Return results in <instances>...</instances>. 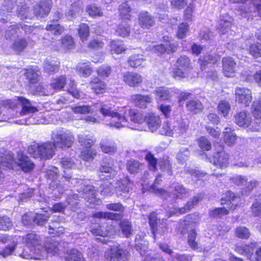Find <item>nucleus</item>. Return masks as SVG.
Here are the masks:
<instances>
[{"instance_id": "nucleus-21", "label": "nucleus", "mask_w": 261, "mask_h": 261, "mask_svg": "<svg viewBox=\"0 0 261 261\" xmlns=\"http://www.w3.org/2000/svg\"><path fill=\"white\" fill-rule=\"evenodd\" d=\"M17 100L20 102L22 107L21 111L20 112L21 115L33 114L38 111V109L33 106L28 99L23 97H17Z\"/></svg>"}, {"instance_id": "nucleus-38", "label": "nucleus", "mask_w": 261, "mask_h": 261, "mask_svg": "<svg viewBox=\"0 0 261 261\" xmlns=\"http://www.w3.org/2000/svg\"><path fill=\"white\" fill-rule=\"evenodd\" d=\"M188 127V125L185 122H176L175 124L172 126V136L174 137L180 136L186 132Z\"/></svg>"}, {"instance_id": "nucleus-54", "label": "nucleus", "mask_w": 261, "mask_h": 261, "mask_svg": "<svg viewBox=\"0 0 261 261\" xmlns=\"http://www.w3.org/2000/svg\"><path fill=\"white\" fill-rule=\"evenodd\" d=\"M116 33L117 35L123 37L127 36L130 33V27L129 25L126 23H121L119 24L116 30Z\"/></svg>"}, {"instance_id": "nucleus-34", "label": "nucleus", "mask_w": 261, "mask_h": 261, "mask_svg": "<svg viewBox=\"0 0 261 261\" xmlns=\"http://www.w3.org/2000/svg\"><path fill=\"white\" fill-rule=\"evenodd\" d=\"M110 46L112 54H120L124 53L126 49L123 42L121 40L111 41Z\"/></svg>"}, {"instance_id": "nucleus-7", "label": "nucleus", "mask_w": 261, "mask_h": 261, "mask_svg": "<svg viewBox=\"0 0 261 261\" xmlns=\"http://www.w3.org/2000/svg\"><path fill=\"white\" fill-rule=\"evenodd\" d=\"M10 155L12 157V159H13V156L10 153L4 156H7ZM14 162L19 167L20 169H21L22 171L25 173L31 172L35 167V164L30 158L27 155L23 153H18L16 159L14 160L13 159L12 166L10 168H12L13 163Z\"/></svg>"}, {"instance_id": "nucleus-43", "label": "nucleus", "mask_w": 261, "mask_h": 261, "mask_svg": "<svg viewBox=\"0 0 261 261\" xmlns=\"http://www.w3.org/2000/svg\"><path fill=\"white\" fill-rule=\"evenodd\" d=\"M28 44L27 41L24 39H19L16 40L12 46V49L17 54L23 51Z\"/></svg>"}, {"instance_id": "nucleus-49", "label": "nucleus", "mask_w": 261, "mask_h": 261, "mask_svg": "<svg viewBox=\"0 0 261 261\" xmlns=\"http://www.w3.org/2000/svg\"><path fill=\"white\" fill-rule=\"evenodd\" d=\"M235 234L239 238L247 239L250 236V232L246 227L240 226L236 228Z\"/></svg>"}, {"instance_id": "nucleus-55", "label": "nucleus", "mask_w": 261, "mask_h": 261, "mask_svg": "<svg viewBox=\"0 0 261 261\" xmlns=\"http://www.w3.org/2000/svg\"><path fill=\"white\" fill-rule=\"evenodd\" d=\"M35 214L32 213H27L22 217V223L24 226H32L35 224Z\"/></svg>"}, {"instance_id": "nucleus-61", "label": "nucleus", "mask_w": 261, "mask_h": 261, "mask_svg": "<svg viewBox=\"0 0 261 261\" xmlns=\"http://www.w3.org/2000/svg\"><path fill=\"white\" fill-rule=\"evenodd\" d=\"M190 152L187 148H181L176 155L177 160L180 163H183L186 161L190 156Z\"/></svg>"}, {"instance_id": "nucleus-3", "label": "nucleus", "mask_w": 261, "mask_h": 261, "mask_svg": "<svg viewBox=\"0 0 261 261\" xmlns=\"http://www.w3.org/2000/svg\"><path fill=\"white\" fill-rule=\"evenodd\" d=\"M54 142H47L31 148L35 158L49 159L53 156L56 149Z\"/></svg>"}, {"instance_id": "nucleus-62", "label": "nucleus", "mask_w": 261, "mask_h": 261, "mask_svg": "<svg viewBox=\"0 0 261 261\" xmlns=\"http://www.w3.org/2000/svg\"><path fill=\"white\" fill-rule=\"evenodd\" d=\"M165 49L166 52L169 53L170 52H174L177 48V44L176 42L173 40H167L164 42Z\"/></svg>"}, {"instance_id": "nucleus-36", "label": "nucleus", "mask_w": 261, "mask_h": 261, "mask_svg": "<svg viewBox=\"0 0 261 261\" xmlns=\"http://www.w3.org/2000/svg\"><path fill=\"white\" fill-rule=\"evenodd\" d=\"M173 192L177 198L182 199L189 195V190L185 187L182 185L176 184L171 187Z\"/></svg>"}, {"instance_id": "nucleus-19", "label": "nucleus", "mask_w": 261, "mask_h": 261, "mask_svg": "<svg viewBox=\"0 0 261 261\" xmlns=\"http://www.w3.org/2000/svg\"><path fill=\"white\" fill-rule=\"evenodd\" d=\"M16 3V0H4V2L0 7V16H6L7 19L1 18L0 22L3 23L8 22V16L9 13L11 12L14 8Z\"/></svg>"}, {"instance_id": "nucleus-9", "label": "nucleus", "mask_w": 261, "mask_h": 261, "mask_svg": "<svg viewBox=\"0 0 261 261\" xmlns=\"http://www.w3.org/2000/svg\"><path fill=\"white\" fill-rule=\"evenodd\" d=\"M236 99L239 103L246 107L249 106L251 102L252 97L250 89L244 87H237L235 90Z\"/></svg>"}, {"instance_id": "nucleus-12", "label": "nucleus", "mask_w": 261, "mask_h": 261, "mask_svg": "<svg viewBox=\"0 0 261 261\" xmlns=\"http://www.w3.org/2000/svg\"><path fill=\"white\" fill-rule=\"evenodd\" d=\"M131 181L128 177L117 180L115 184V188L118 196L124 198L129 196Z\"/></svg>"}, {"instance_id": "nucleus-23", "label": "nucleus", "mask_w": 261, "mask_h": 261, "mask_svg": "<svg viewBox=\"0 0 261 261\" xmlns=\"http://www.w3.org/2000/svg\"><path fill=\"white\" fill-rule=\"evenodd\" d=\"M123 80L129 86L135 87L142 83L143 79L138 73L133 72H127L124 74Z\"/></svg>"}, {"instance_id": "nucleus-60", "label": "nucleus", "mask_w": 261, "mask_h": 261, "mask_svg": "<svg viewBox=\"0 0 261 261\" xmlns=\"http://www.w3.org/2000/svg\"><path fill=\"white\" fill-rule=\"evenodd\" d=\"M145 159L148 162L150 170L155 171L157 170V160L151 152H148L145 156Z\"/></svg>"}, {"instance_id": "nucleus-57", "label": "nucleus", "mask_w": 261, "mask_h": 261, "mask_svg": "<svg viewBox=\"0 0 261 261\" xmlns=\"http://www.w3.org/2000/svg\"><path fill=\"white\" fill-rule=\"evenodd\" d=\"M197 237V232L195 230H191L188 237V243L190 247L194 250L198 249L197 242L195 241Z\"/></svg>"}, {"instance_id": "nucleus-50", "label": "nucleus", "mask_w": 261, "mask_h": 261, "mask_svg": "<svg viewBox=\"0 0 261 261\" xmlns=\"http://www.w3.org/2000/svg\"><path fill=\"white\" fill-rule=\"evenodd\" d=\"M218 110L220 113L226 117L230 110V105L228 101L222 100L218 104Z\"/></svg>"}, {"instance_id": "nucleus-53", "label": "nucleus", "mask_w": 261, "mask_h": 261, "mask_svg": "<svg viewBox=\"0 0 261 261\" xmlns=\"http://www.w3.org/2000/svg\"><path fill=\"white\" fill-rule=\"evenodd\" d=\"M226 196L228 200L230 201L232 205L233 206V208L231 206L230 208L233 210L235 209L236 207L238 206L241 201L240 197L230 191L226 192Z\"/></svg>"}, {"instance_id": "nucleus-27", "label": "nucleus", "mask_w": 261, "mask_h": 261, "mask_svg": "<svg viewBox=\"0 0 261 261\" xmlns=\"http://www.w3.org/2000/svg\"><path fill=\"white\" fill-rule=\"evenodd\" d=\"M131 99L135 105L141 109L146 108L147 104L151 101V97L149 95L135 94L131 96Z\"/></svg>"}, {"instance_id": "nucleus-48", "label": "nucleus", "mask_w": 261, "mask_h": 261, "mask_svg": "<svg viewBox=\"0 0 261 261\" xmlns=\"http://www.w3.org/2000/svg\"><path fill=\"white\" fill-rule=\"evenodd\" d=\"M258 182L257 180H253L245 183L244 187L242 189L241 194L243 195H248L253 190V189L258 185Z\"/></svg>"}, {"instance_id": "nucleus-13", "label": "nucleus", "mask_w": 261, "mask_h": 261, "mask_svg": "<svg viewBox=\"0 0 261 261\" xmlns=\"http://www.w3.org/2000/svg\"><path fill=\"white\" fill-rule=\"evenodd\" d=\"M234 122L240 127L249 128L252 123L251 116L249 112L241 111L234 116Z\"/></svg>"}, {"instance_id": "nucleus-30", "label": "nucleus", "mask_w": 261, "mask_h": 261, "mask_svg": "<svg viewBox=\"0 0 261 261\" xmlns=\"http://www.w3.org/2000/svg\"><path fill=\"white\" fill-rule=\"evenodd\" d=\"M100 148L103 152L111 154L115 153L117 150L116 143L108 138L101 141Z\"/></svg>"}, {"instance_id": "nucleus-2", "label": "nucleus", "mask_w": 261, "mask_h": 261, "mask_svg": "<svg viewBox=\"0 0 261 261\" xmlns=\"http://www.w3.org/2000/svg\"><path fill=\"white\" fill-rule=\"evenodd\" d=\"M51 140L54 142L56 148H63L70 147L74 142V138L70 133L57 131L53 132Z\"/></svg>"}, {"instance_id": "nucleus-58", "label": "nucleus", "mask_w": 261, "mask_h": 261, "mask_svg": "<svg viewBox=\"0 0 261 261\" xmlns=\"http://www.w3.org/2000/svg\"><path fill=\"white\" fill-rule=\"evenodd\" d=\"M96 154V152L95 150L92 148H87L81 152V156L84 160L90 161L93 159Z\"/></svg>"}, {"instance_id": "nucleus-16", "label": "nucleus", "mask_w": 261, "mask_h": 261, "mask_svg": "<svg viewBox=\"0 0 261 261\" xmlns=\"http://www.w3.org/2000/svg\"><path fill=\"white\" fill-rule=\"evenodd\" d=\"M61 245L58 241L53 239H49L47 240L44 246H41V251H44L45 254L44 259L47 258V254H51L52 255L58 254L59 253Z\"/></svg>"}, {"instance_id": "nucleus-28", "label": "nucleus", "mask_w": 261, "mask_h": 261, "mask_svg": "<svg viewBox=\"0 0 261 261\" xmlns=\"http://www.w3.org/2000/svg\"><path fill=\"white\" fill-rule=\"evenodd\" d=\"M232 18L228 15L222 16L219 21L217 29L221 35L227 33L230 29Z\"/></svg>"}, {"instance_id": "nucleus-47", "label": "nucleus", "mask_w": 261, "mask_h": 261, "mask_svg": "<svg viewBox=\"0 0 261 261\" xmlns=\"http://www.w3.org/2000/svg\"><path fill=\"white\" fill-rule=\"evenodd\" d=\"M120 227L123 234L126 237H129L133 232V229L131 222L127 220H123L120 223Z\"/></svg>"}, {"instance_id": "nucleus-24", "label": "nucleus", "mask_w": 261, "mask_h": 261, "mask_svg": "<svg viewBox=\"0 0 261 261\" xmlns=\"http://www.w3.org/2000/svg\"><path fill=\"white\" fill-rule=\"evenodd\" d=\"M43 68L46 72L54 74L59 70L60 62L53 58H47L44 61Z\"/></svg>"}, {"instance_id": "nucleus-29", "label": "nucleus", "mask_w": 261, "mask_h": 261, "mask_svg": "<svg viewBox=\"0 0 261 261\" xmlns=\"http://www.w3.org/2000/svg\"><path fill=\"white\" fill-rule=\"evenodd\" d=\"M144 165L137 160L130 159L126 163V169L131 174H135L141 172Z\"/></svg>"}, {"instance_id": "nucleus-35", "label": "nucleus", "mask_w": 261, "mask_h": 261, "mask_svg": "<svg viewBox=\"0 0 261 261\" xmlns=\"http://www.w3.org/2000/svg\"><path fill=\"white\" fill-rule=\"evenodd\" d=\"M91 89L96 93L99 94L105 92L106 84L97 77H94L89 83Z\"/></svg>"}, {"instance_id": "nucleus-17", "label": "nucleus", "mask_w": 261, "mask_h": 261, "mask_svg": "<svg viewBox=\"0 0 261 261\" xmlns=\"http://www.w3.org/2000/svg\"><path fill=\"white\" fill-rule=\"evenodd\" d=\"M22 241L28 247L39 249V250L41 251V239L38 234L35 233H29L22 237Z\"/></svg>"}, {"instance_id": "nucleus-31", "label": "nucleus", "mask_w": 261, "mask_h": 261, "mask_svg": "<svg viewBox=\"0 0 261 261\" xmlns=\"http://www.w3.org/2000/svg\"><path fill=\"white\" fill-rule=\"evenodd\" d=\"M62 259V261H85L81 252L75 249L67 250L66 255Z\"/></svg>"}, {"instance_id": "nucleus-37", "label": "nucleus", "mask_w": 261, "mask_h": 261, "mask_svg": "<svg viewBox=\"0 0 261 261\" xmlns=\"http://www.w3.org/2000/svg\"><path fill=\"white\" fill-rule=\"evenodd\" d=\"M187 110L193 114H197L203 108L202 103L198 99L190 100L187 102Z\"/></svg>"}, {"instance_id": "nucleus-51", "label": "nucleus", "mask_w": 261, "mask_h": 261, "mask_svg": "<svg viewBox=\"0 0 261 261\" xmlns=\"http://www.w3.org/2000/svg\"><path fill=\"white\" fill-rule=\"evenodd\" d=\"M13 222L10 218L6 216L0 217V230H8L12 228Z\"/></svg>"}, {"instance_id": "nucleus-1", "label": "nucleus", "mask_w": 261, "mask_h": 261, "mask_svg": "<svg viewBox=\"0 0 261 261\" xmlns=\"http://www.w3.org/2000/svg\"><path fill=\"white\" fill-rule=\"evenodd\" d=\"M97 107L103 116H109L118 120L115 123H110L111 126L117 128L128 126L127 117H129L130 121L136 123H140L142 120L141 115L130 109L124 108V111L122 113L121 111L115 112L110 105L104 103L97 104Z\"/></svg>"}, {"instance_id": "nucleus-14", "label": "nucleus", "mask_w": 261, "mask_h": 261, "mask_svg": "<svg viewBox=\"0 0 261 261\" xmlns=\"http://www.w3.org/2000/svg\"><path fill=\"white\" fill-rule=\"evenodd\" d=\"M45 253L44 251H40L39 249H35L33 248H27L23 249L22 253L19 254V256L24 259H44Z\"/></svg>"}, {"instance_id": "nucleus-46", "label": "nucleus", "mask_w": 261, "mask_h": 261, "mask_svg": "<svg viewBox=\"0 0 261 261\" xmlns=\"http://www.w3.org/2000/svg\"><path fill=\"white\" fill-rule=\"evenodd\" d=\"M256 243H251L248 245H241L238 246L236 249V251L242 255H249L252 253L253 249L256 247Z\"/></svg>"}, {"instance_id": "nucleus-22", "label": "nucleus", "mask_w": 261, "mask_h": 261, "mask_svg": "<svg viewBox=\"0 0 261 261\" xmlns=\"http://www.w3.org/2000/svg\"><path fill=\"white\" fill-rule=\"evenodd\" d=\"M223 72L227 77H231L236 71V63L231 57H225L222 60Z\"/></svg>"}, {"instance_id": "nucleus-64", "label": "nucleus", "mask_w": 261, "mask_h": 261, "mask_svg": "<svg viewBox=\"0 0 261 261\" xmlns=\"http://www.w3.org/2000/svg\"><path fill=\"white\" fill-rule=\"evenodd\" d=\"M252 215L254 217H257L261 215V199L256 200L251 207Z\"/></svg>"}, {"instance_id": "nucleus-4", "label": "nucleus", "mask_w": 261, "mask_h": 261, "mask_svg": "<svg viewBox=\"0 0 261 261\" xmlns=\"http://www.w3.org/2000/svg\"><path fill=\"white\" fill-rule=\"evenodd\" d=\"M0 243L6 245L0 250V255L5 258L13 254L17 245V241L8 234H0Z\"/></svg>"}, {"instance_id": "nucleus-5", "label": "nucleus", "mask_w": 261, "mask_h": 261, "mask_svg": "<svg viewBox=\"0 0 261 261\" xmlns=\"http://www.w3.org/2000/svg\"><path fill=\"white\" fill-rule=\"evenodd\" d=\"M105 257L109 261H129L130 254L125 249L113 247L105 252Z\"/></svg>"}, {"instance_id": "nucleus-63", "label": "nucleus", "mask_w": 261, "mask_h": 261, "mask_svg": "<svg viewBox=\"0 0 261 261\" xmlns=\"http://www.w3.org/2000/svg\"><path fill=\"white\" fill-rule=\"evenodd\" d=\"M87 12L92 17H101L103 15V12L100 9L94 5H90L87 7Z\"/></svg>"}, {"instance_id": "nucleus-6", "label": "nucleus", "mask_w": 261, "mask_h": 261, "mask_svg": "<svg viewBox=\"0 0 261 261\" xmlns=\"http://www.w3.org/2000/svg\"><path fill=\"white\" fill-rule=\"evenodd\" d=\"M99 170V177L102 180H108L109 178H113L117 174L114 161L111 158L105 159Z\"/></svg>"}, {"instance_id": "nucleus-8", "label": "nucleus", "mask_w": 261, "mask_h": 261, "mask_svg": "<svg viewBox=\"0 0 261 261\" xmlns=\"http://www.w3.org/2000/svg\"><path fill=\"white\" fill-rule=\"evenodd\" d=\"M149 224L154 237L156 234H164L167 231L166 224L163 220L157 218L156 213L153 212L148 216Z\"/></svg>"}, {"instance_id": "nucleus-20", "label": "nucleus", "mask_w": 261, "mask_h": 261, "mask_svg": "<svg viewBox=\"0 0 261 261\" xmlns=\"http://www.w3.org/2000/svg\"><path fill=\"white\" fill-rule=\"evenodd\" d=\"M24 70V75L30 84H36L38 82L41 71L38 66H31Z\"/></svg>"}, {"instance_id": "nucleus-33", "label": "nucleus", "mask_w": 261, "mask_h": 261, "mask_svg": "<svg viewBox=\"0 0 261 261\" xmlns=\"http://www.w3.org/2000/svg\"><path fill=\"white\" fill-rule=\"evenodd\" d=\"M81 190L82 193L81 196L88 201L91 200L90 202L93 201V199L95 198L96 191L94 187L91 185H86L81 187Z\"/></svg>"}, {"instance_id": "nucleus-39", "label": "nucleus", "mask_w": 261, "mask_h": 261, "mask_svg": "<svg viewBox=\"0 0 261 261\" xmlns=\"http://www.w3.org/2000/svg\"><path fill=\"white\" fill-rule=\"evenodd\" d=\"M119 15L120 18L123 20H129L130 19L131 8L128 2L121 4L119 7Z\"/></svg>"}, {"instance_id": "nucleus-10", "label": "nucleus", "mask_w": 261, "mask_h": 261, "mask_svg": "<svg viewBox=\"0 0 261 261\" xmlns=\"http://www.w3.org/2000/svg\"><path fill=\"white\" fill-rule=\"evenodd\" d=\"M176 69L174 71V76L182 77L191 68V62L186 56H181L176 61Z\"/></svg>"}, {"instance_id": "nucleus-42", "label": "nucleus", "mask_w": 261, "mask_h": 261, "mask_svg": "<svg viewBox=\"0 0 261 261\" xmlns=\"http://www.w3.org/2000/svg\"><path fill=\"white\" fill-rule=\"evenodd\" d=\"M76 70L81 76L85 77L90 76L93 71L86 63H79L76 66Z\"/></svg>"}, {"instance_id": "nucleus-56", "label": "nucleus", "mask_w": 261, "mask_h": 261, "mask_svg": "<svg viewBox=\"0 0 261 261\" xmlns=\"http://www.w3.org/2000/svg\"><path fill=\"white\" fill-rule=\"evenodd\" d=\"M79 35L81 40H86L89 35V28L87 24L82 23L80 25L78 31Z\"/></svg>"}, {"instance_id": "nucleus-44", "label": "nucleus", "mask_w": 261, "mask_h": 261, "mask_svg": "<svg viewBox=\"0 0 261 261\" xmlns=\"http://www.w3.org/2000/svg\"><path fill=\"white\" fill-rule=\"evenodd\" d=\"M17 14L21 19H31L33 17L31 10L25 5L17 7Z\"/></svg>"}, {"instance_id": "nucleus-18", "label": "nucleus", "mask_w": 261, "mask_h": 261, "mask_svg": "<svg viewBox=\"0 0 261 261\" xmlns=\"http://www.w3.org/2000/svg\"><path fill=\"white\" fill-rule=\"evenodd\" d=\"M138 22L142 28L148 29L155 24V19L148 12L142 11L139 15Z\"/></svg>"}, {"instance_id": "nucleus-11", "label": "nucleus", "mask_w": 261, "mask_h": 261, "mask_svg": "<svg viewBox=\"0 0 261 261\" xmlns=\"http://www.w3.org/2000/svg\"><path fill=\"white\" fill-rule=\"evenodd\" d=\"M219 147L220 149L214 153L211 162L217 167H226L229 164L228 154L225 152L222 146Z\"/></svg>"}, {"instance_id": "nucleus-59", "label": "nucleus", "mask_w": 261, "mask_h": 261, "mask_svg": "<svg viewBox=\"0 0 261 261\" xmlns=\"http://www.w3.org/2000/svg\"><path fill=\"white\" fill-rule=\"evenodd\" d=\"M217 62V57L211 55H206L200 60V65L202 70L205 68L207 64L209 63L214 64Z\"/></svg>"}, {"instance_id": "nucleus-25", "label": "nucleus", "mask_w": 261, "mask_h": 261, "mask_svg": "<svg viewBox=\"0 0 261 261\" xmlns=\"http://www.w3.org/2000/svg\"><path fill=\"white\" fill-rule=\"evenodd\" d=\"M67 78L65 75H61L51 80L49 86L51 89L50 94L61 90L66 84Z\"/></svg>"}, {"instance_id": "nucleus-32", "label": "nucleus", "mask_w": 261, "mask_h": 261, "mask_svg": "<svg viewBox=\"0 0 261 261\" xmlns=\"http://www.w3.org/2000/svg\"><path fill=\"white\" fill-rule=\"evenodd\" d=\"M81 190L82 193L81 196L88 201L91 200L90 202L93 201V199L95 198L96 191L94 187L91 185H86L81 187Z\"/></svg>"}, {"instance_id": "nucleus-45", "label": "nucleus", "mask_w": 261, "mask_h": 261, "mask_svg": "<svg viewBox=\"0 0 261 261\" xmlns=\"http://www.w3.org/2000/svg\"><path fill=\"white\" fill-rule=\"evenodd\" d=\"M144 61L145 60L143 59V55L134 54L130 57L128 62L130 66L137 68L142 65Z\"/></svg>"}, {"instance_id": "nucleus-26", "label": "nucleus", "mask_w": 261, "mask_h": 261, "mask_svg": "<svg viewBox=\"0 0 261 261\" xmlns=\"http://www.w3.org/2000/svg\"><path fill=\"white\" fill-rule=\"evenodd\" d=\"M145 121L152 132L156 131L161 125V120L160 117L154 114H150L147 115L145 117Z\"/></svg>"}, {"instance_id": "nucleus-41", "label": "nucleus", "mask_w": 261, "mask_h": 261, "mask_svg": "<svg viewBox=\"0 0 261 261\" xmlns=\"http://www.w3.org/2000/svg\"><path fill=\"white\" fill-rule=\"evenodd\" d=\"M156 98L160 100H168L171 97L170 91L164 87L156 88L154 91Z\"/></svg>"}, {"instance_id": "nucleus-40", "label": "nucleus", "mask_w": 261, "mask_h": 261, "mask_svg": "<svg viewBox=\"0 0 261 261\" xmlns=\"http://www.w3.org/2000/svg\"><path fill=\"white\" fill-rule=\"evenodd\" d=\"M223 134L224 141L228 145L230 146L236 143L237 136L231 128L226 127Z\"/></svg>"}, {"instance_id": "nucleus-15", "label": "nucleus", "mask_w": 261, "mask_h": 261, "mask_svg": "<svg viewBox=\"0 0 261 261\" xmlns=\"http://www.w3.org/2000/svg\"><path fill=\"white\" fill-rule=\"evenodd\" d=\"M51 0H42L38 3L35 7L34 14L37 16L43 17L48 14L52 7Z\"/></svg>"}, {"instance_id": "nucleus-52", "label": "nucleus", "mask_w": 261, "mask_h": 261, "mask_svg": "<svg viewBox=\"0 0 261 261\" xmlns=\"http://www.w3.org/2000/svg\"><path fill=\"white\" fill-rule=\"evenodd\" d=\"M249 54L253 57L257 58L261 57V44H252L248 48Z\"/></svg>"}]
</instances>
